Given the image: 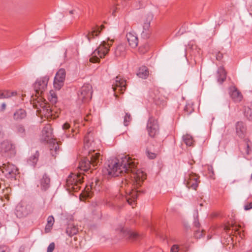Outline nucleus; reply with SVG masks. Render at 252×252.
Here are the masks:
<instances>
[{
	"mask_svg": "<svg viewBox=\"0 0 252 252\" xmlns=\"http://www.w3.org/2000/svg\"><path fill=\"white\" fill-rule=\"evenodd\" d=\"M78 231V230L77 227L73 224L69 223L67 225V226L66 229V233L68 236H73L76 234Z\"/></svg>",
	"mask_w": 252,
	"mask_h": 252,
	"instance_id": "nucleus-30",
	"label": "nucleus"
},
{
	"mask_svg": "<svg viewBox=\"0 0 252 252\" xmlns=\"http://www.w3.org/2000/svg\"><path fill=\"white\" fill-rule=\"evenodd\" d=\"M42 140L49 143L51 154L56 157L59 151V145L56 140L52 138V128L50 125H46L42 129Z\"/></svg>",
	"mask_w": 252,
	"mask_h": 252,
	"instance_id": "nucleus-4",
	"label": "nucleus"
},
{
	"mask_svg": "<svg viewBox=\"0 0 252 252\" xmlns=\"http://www.w3.org/2000/svg\"><path fill=\"white\" fill-rule=\"evenodd\" d=\"M130 161L134 164V166H129L128 169L126 171H123L126 173L128 174L130 171L129 175L130 181H129L125 178V180H122L120 186V193L117 194L114 198L113 203H117L119 201H126L132 207H134L135 202L137 197V191L132 189V186H134L133 188L140 187L144 180L146 179V174L140 170H136V164L135 160H133L129 157L127 156ZM129 175L127 176L128 178Z\"/></svg>",
	"mask_w": 252,
	"mask_h": 252,
	"instance_id": "nucleus-1",
	"label": "nucleus"
},
{
	"mask_svg": "<svg viewBox=\"0 0 252 252\" xmlns=\"http://www.w3.org/2000/svg\"><path fill=\"white\" fill-rule=\"evenodd\" d=\"M235 128L237 135L241 138H244L247 132L245 124L242 122H238L235 125Z\"/></svg>",
	"mask_w": 252,
	"mask_h": 252,
	"instance_id": "nucleus-19",
	"label": "nucleus"
},
{
	"mask_svg": "<svg viewBox=\"0 0 252 252\" xmlns=\"http://www.w3.org/2000/svg\"><path fill=\"white\" fill-rule=\"evenodd\" d=\"M244 115L249 120H252V109L250 107H245Z\"/></svg>",
	"mask_w": 252,
	"mask_h": 252,
	"instance_id": "nucleus-37",
	"label": "nucleus"
},
{
	"mask_svg": "<svg viewBox=\"0 0 252 252\" xmlns=\"http://www.w3.org/2000/svg\"><path fill=\"white\" fill-rule=\"evenodd\" d=\"M0 152L5 156H10L14 153V146L10 141L4 140L1 143Z\"/></svg>",
	"mask_w": 252,
	"mask_h": 252,
	"instance_id": "nucleus-17",
	"label": "nucleus"
},
{
	"mask_svg": "<svg viewBox=\"0 0 252 252\" xmlns=\"http://www.w3.org/2000/svg\"><path fill=\"white\" fill-rule=\"evenodd\" d=\"M39 156V154L38 152L36 151L35 153L28 159V163L31 166H34L38 160Z\"/></svg>",
	"mask_w": 252,
	"mask_h": 252,
	"instance_id": "nucleus-32",
	"label": "nucleus"
},
{
	"mask_svg": "<svg viewBox=\"0 0 252 252\" xmlns=\"http://www.w3.org/2000/svg\"><path fill=\"white\" fill-rule=\"evenodd\" d=\"M137 75L141 78L146 79L149 75V71L147 67L145 66H142L139 67L138 70L137 72Z\"/></svg>",
	"mask_w": 252,
	"mask_h": 252,
	"instance_id": "nucleus-27",
	"label": "nucleus"
},
{
	"mask_svg": "<svg viewBox=\"0 0 252 252\" xmlns=\"http://www.w3.org/2000/svg\"><path fill=\"white\" fill-rule=\"evenodd\" d=\"M251 9H252V5H251Z\"/></svg>",
	"mask_w": 252,
	"mask_h": 252,
	"instance_id": "nucleus-55",
	"label": "nucleus"
},
{
	"mask_svg": "<svg viewBox=\"0 0 252 252\" xmlns=\"http://www.w3.org/2000/svg\"><path fill=\"white\" fill-rule=\"evenodd\" d=\"M90 115H87L86 117L85 118V120L87 121H89L90 120Z\"/></svg>",
	"mask_w": 252,
	"mask_h": 252,
	"instance_id": "nucleus-52",
	"label": "nucleus"
},
{
	"mask_svg": "<svg viewBox=\"0 0 252 252\" xmlns=\"http://www.w3.org/2000/svg\"><path fill=\"white\" fill-rule=\"evenodd\" d=\"M112 89L114 92V94L117 96V93L123 94L126 89V81L120 76H117L113 82Z\"/></svg>",
	"mask_w": 252,
	"mask_h": 252,
	"instance_id": "nucleus-12",
	"label": "nucleus"
},
{
	"mask_svg": "<svg viewBox=\"0 0 252 252\" xmlns=\"http://www.w3.org/2000/svg\"><path fill=\"white\" fill-rule=\"evenodd\" d=\"M6 106V104L5 103H2L1 105L0 111L3 112L5 110Z\"/></svg>",
	"mask_w": 252,
	"mask_h": 252,
	"instance_id": "nucleus-51",
	"label": "nucleus"
},
{
	"mask_svg": "<svg viewBox=\"0 0 252 252\" xmlns=\"http://www.w3.org/2000/svg\"><path fill=\"white\" fill-rule=\"evenodd\" d=\"M126 50V45L124 44H119L115 48L114 54L116 57L124 56Z\"/></svg>",
	"mask_w": 252,
	"mask_h": 252,
	"instance_id": "nucleus-28",
	"label": "nucleus"
},
{
	"mask_svg": "<svg viewBox=\"0 0 252 252\" xmlns=\"http://www.w3.org/2000/svg\"><path fill=\"white\" fill-rule=\"evenodd\" d=\"M50 102L52 104H55L57 101V96L56 93L53 91L50 92V95L48 98Z\"/></svg>",
	"mask_w": 252,
	"mask_h": 252,
	"instance_id": "nucleus-36",
	"label": "nucleus"
},
{
	"mask_svg": "<svg viewBox=\"0 0 252 252\" xmlns=\"http://www.w3.org/2000/svg\"><path fill=\"white\" fill-rule=\"evenodd\" d=\"M2 226V224L1 223V222L0 221V227Z\"/></svg>",
	"mask_w": 252,
	"mask_h": 252,
	"instance_id": "nucleus-54",
	"label": "nucleus"
},
{
	"mask_svg": "<svg viewBox=\"0 0 252 252\" xmlns=\"http://www.w3.org/2000/svg\"><path fill=\"white\" fill-rule=\"evenodd\" d=\"M15 132L22 137H25L26 135V131L25 127L21 124L17 125L15 126Z\"/></svg>",
	"mask_w": 252,
	"mask_h": 252,
	"instance_id": "nucleus-33",
	"label": "nucleus"
},
{
	"mask_svg": "<svg viewBox=\"0 0 252 252\" xmlns=\"http://www.w3.org/2000/svg\"><path fill=\"white\" fill-rule=\"evenodd\" d=\"M90 133L89 132L84 137V147L85 148H89L90 146L92 145V143L90 144V141L91 140L89 138Z\"/></svg>",
	"mask_w": 252,
	"mask_h": 252,
	"instance_id": "nucleus-40",
	"label": "nucleus"
},
{
	"mask_svg": "<svg viewBox=\"0 0 252 252\" xmlns=\"http://www.w3.org/2000/svg\"><path fill=\"white\" fill-rule=\"evenodd\" d=\"M246 144V148L245 150V152L247 155H249L251 153V149L250 147V145L249 144V140L247 139L245 140Z\"/></svg>",
	"mask_w": 252,
	"mask_h": 252,
	"instance_id": "nucleus-42",
	"label": "nucleus"
},
{
	"mask_svg": "<svg viewBox=\"0 0 252 252\" xmlns=\"http://www.w3.org/2000/svg\"><path fill=\"white\" fill-rule=\"evenodd\" d=\"M229 94L231 98L235 102H240L243 98L241 93L234 86H232L229 88Z\"/></svg>",
	"mask_w": 252,
	"mask_h": 252,
	"instance_id": "nucleus-20",
	"label": "nucleus"
},
{
	"mask_svg": "<svg viewBox=\"0 0 252 252\" xmlns=\"http://www.w3.org/2000/svg\"><path fill=\"white\" fill-rule=\"evenodd\" d=\"M91 188L93 191H104L106 193H109L110 192L109 187L103 185H102L101 182L98 180H96L94 182H92Z\"/></svg>",
	"mask_w": 252,
	"mask_h": 252,
	"instance_id": "nucleus-18",
	"label": "nucleus"
},
{
	"mask_svg": "<svg viewBox=\"0 0 252 252\" xmlns=\"http://www.w3.org/2000/svg\"><path fill=\"white\" fill-rule=\"evenodd\" d=\"M132 120L131 115L128 113H126L124 117V124L125 126H127Z\"/></svg>",
	"mask_w": 252,
	"mask_h": 252,
	"instance_id": "nucleus-38",
	"label": "nucleus"
},
{
	"mask_svg": "<svg viewBox=\"0 0 252 252\" xmlns=\"http://www.w3.org/2000/svg\"><path fill=\"white\" fill-rule=\"evenodd\" d=\"M92 86L89 84H84L78 91V99L83 102H87L92 98Z\"/></svg>",
	"mask_w": 252,
	"mask_h": 252,
	"instance_id": "nucleus-8",
	"label": "nucleus"
},
{
	"mask_svg": "<svg viewBox=\"0 0 252 252\" xmlns=\"http://www.w3.org/2000/svg\"><path fill=\"white\" fill-rule=\"evenodd\" d=\"M104 28V26H101L100 28L96 27L93 28L91 32H88L87 33L84 34L85 37L88 39L89 42L91 41V40L95 36H97L100 32L101 31L102 29Z\"/></svg>",
	"mask_w": 252,
	"mask_h": 252,
	"instance_id": "nucleus-24",
	"label": "nucleus"
},
{
	"mask_svg": "<svg viewBox=\"0 0 252 252\" xmlns=\"http://www.w3.org/2000/svg\"><path fill=\"white\" fill-rule=\"evenodd\" d=\"M147 129L150 137H154L159 133V125L158 121L153 117H150L147 124Z\"/></svg>",
	"mask_w": 252,
	"mask_h": 252,
	"instance_id": "nucleus-10",
	"label": "nucleus"
},
{
	"mask_svg": "<svg viewBox=\"0 0 252 252\" xmlns=\"http://www.w3.org/2000/svg\"><path fill=\"white\" fill-rule=\"evenodd\" d=\"M40 185L42 190H47L50 187V179L47 174L43 175L42 178L40 180Z\"/></svg>",
	"mask_w": 252,
	"mask_h": 252,
	"instance_id": "nucleus-25",
	"label": "nucleus"
},
{
	"mask_svg": "<svg viewBox=\"0 0 252 252\" xmlns=\"http://www.w3.org/2000/svg\"><path fill=\"white\" fill-rule=\"evenodd\" d=\"M153 14L148 13L145 17L143 26V31L141 35L144 38H148L150 36V23L153 19Z\"/></svg>",
	"mask_w": 252,
	"mask_h": 252,
	"instance_id": "nucleus-14",
	"label": "nucleus"
},
{
	"mask_svg": "<svg viewBox=\"0 0 252 252\" xmlns=\"http://www.w3.org/2000/svg\"><path fill=\"white\" fill-rule=\"evenodd\" d=\"M183 139L187 146H191L193 145V140L191 135L187 134L183 136Z\"/></svg>",
	"mask_w": 252,
	"mask_h": 252,
	"instance_id": "nucleus-34",
	"label": "nucleus"
},
{
	"mask_svg": "<svg viewBox=\"0 0 252 252\" xmlns=\"http://www.w3.org/2000/svg\"><path fill=\"white\" fill-rule=\"evenodd\" d=\"M134 164L126 156L120 158H110L103 168L102 173L107 178L117 177L122 174L123 171H126L129 166H134Z\"/></svg>",
	"mask_w": 252,
	"mask_h": 252,
	"instance_id": "nucleus-2",
	"label": "nucleus"
},
{
	"mask_svg": "<svg viewBox=\"0 0 252 252\" xmlns=\"http://www.w3.org/2000/svg\"><path fill=\"white\" fill-rule=\"evenodd\" d=\"M69 13L70 14H72L74 13V10H70Z\"/></svg>",
	"mask_w": 252,
	"mask_h": 252,
	"instance_id": "nucleus-53",
	"label": "nucleus"
},
{
	"mask_svg": "<svg viewBox=\"0 0 252 252\" xmlns=\"http://www.w3.org/2000/svg\"><path fill=\"white\" fill-rule=\"evenodd\" d=\"M146 154L148 158L150 159H154L156 157L155 153L150 152L149 151H146Z\"/></svg>",
	"mask_w": 252,
	"mask_h": 252,
	"instance_id": "nucleus-45",
	"label": "nucleus"
},
{
	"mask_svg": "<svg viewBox=\"0 0 252 252\" xmlns=\"http://www.w3.org/2000/svg\"><path fill=\"white\" fill-rule=\"evenodd\" d=\"M179 251V247L178 245H174L171 248L170 252H178Z\"/></svg>",
	"mask_w": 252,
	"mask_h": 252,
	"instance_id": "nucleus-46",
	"label": "nucleus"
},
{
	"mask_svg": "<svg viewBox=\"0 0 252 252\" xmlns=\"http://www.w3.org/2000/svg\"><path fill=\"white\" fill-rule=\"evenodd\" d=\"M65 77V71L64 69H60L56 73L54 78V86L56 89L60 90L63 85Z\"/></svg>",
	"mask_w": 252,
	"mask_h": 252,
	"instance_id": "nucleus-16",
	"label": "nucleus"
},
{
	"mask_svg": "<svg viewBox=\"0 0 252 252\" xmlns=\"http://www.w3.org/2000/svg\"><path fill=\"white\" fill-rule=\"evenodd\" d=\"M0 169L7 178L16 179V176L19 173L17 168L14 165L9 163H3L0 167Z\"/></svg>",
	"mask_w": 252,
	"mask_h": 252,
	"instance_id": "nucleus-7",
	"label": "nucleus"
},
{
	"mask_svg": "<svg viewBox=\"0 0 252 252\" xmlns=\"http://www.w3.org/2000/svg\"><path fill=\"white\" fill-rule=\"evenodd\" d=\"M163 91L162 89H157L154 90L153 94H151L155 104L159 107H163L166 105L164 96H162L161 94Z\"/></svg>",
	"mask_w": 252,
	"mask_h": 252,
	"instance_id": "nucleus-15",
	"label": "nucleus"
},
{
	"mask_svg": "<svg viewBox=\"0 0 252 252\" xmlns=\"http://www.w3.org/2000/svg\"><path fill=\"white\" fill-rule=\"evenodd\" d=\"M113 42V40L108 41H103L99 46L94 50L92 54V57L90 58V61L95 63L99 61V58H104L109 51L110 46Z\"/></svg>",
	"mask_w": 252,
	"mask_h": 252,
	"instance_id": "nucleus-5",
	"label": "nucleus"
},
{
	"mask_svg": "<svg viewBox=\"0 0 252 252\" xmlns=\"http://www.w3.org/2000/svg\"><path fill=\"white\" fill-rule=\"evenodd\" d=\"M32 211L33 207L31 205L21 202L16 206V215L19 218H22L28 216Z\"/></svg>",
	"mask_w": 252,
	"mask_h": 252,
	"instance_id": "nucleus-9",
	"label": "nucleus"
},
{
	"mask_svg": "<svg viewBox=\"0 0 252 252\" xmlns=\"http://www.w3.org/2000/svg\"><path fill=\"white\" fill-rule=\"evenodd\" d=\"M27 113L23 109H19L13 114V119L15 121H20L26 117Z\"/></svg>",
	"mask_w": 252,
	"mask_h": 252,
	"instance_id": "nucleus-26",
	"label": "nucleus"
},
{
	"mask_svg": "<svg viewBox=\"0 0 252 252\" xmlns=\"http://www.w3.org/2000/svg\"><path fill=\"white\" fill-rule=\"evenodd\" d=\"M208 171L209 174H210V176L211 177H213V176L215 175L213 166H208Z\"/></svg>",
	"mask_w": 252,
	"mask_h": 252,
	"instance_id": "nucleus-44",
	"label": "nucleus"
},
{
	"mask_svg": "<svg viewBox=\"0 0 252 252\" xmlns=\"http://www.w3.org/2000/svg\"><path fill=\"white\" fill-rule=\"evenodd\" d=\"M127 40L129 45L132 48H135L137 46L138 43V39L137 35L133 32H129L126 34Z\"/></svg>",
	"mask_w": 252,
	"mask_h": 252,
	"instance_id": "nucleus-22",
	"label": "nucleus"
},
{
	"mask_svg": "<svg viewBox=\"0 0 252 252\" xmlns=\"http://www.w3.org/2000/svg\"><path fill=\"white\" fill-rule=\"evenodd\" d=\"M49 77L47 76L37 79L34 85L35 91L38 94H41L46 90Z\"/></svg>",
	"mask_w": 252,
	"mask_h": 252,
	"instance_id": "nucleus-13",
	"label": "nucleus"
},
{
	"mask_svg": "<svg viewBox=\"0 0 252 252\" xmlns=\"http://www.w3.org/2000/svg\"><path fill=\"white\" fill-rule=\"evenodd\" d=\"M54 222V218L53 216H49L47 219V224L46 226L45 229H50V228L53 225Z\"/></svg>",
	"mask_w": 252,
	"mask_h": 252,
	"instance_id": "nucleus-39",
	"label": "nucleus"
},
{
	"mask_svg": "<svg viewBox=\"0 0 252 252\" xmlns=\"http://www.w3.org/2000/svg\"><path fill=\"white\" fill-rule=\"evenodd\" d=\"M121 232L123 236L126 239H128L132 241L136 240L139 237V235L136 232L129 229L122 228L121 229Z\"/></svg>",
	"mask_w": 252,
	"mask_h": 252,
	"instance_id": "nucleus-21",
	"label": "nucleus"
},
{
	"mask_svg": "<svg viewBox=\"0 0 252 252\" xmlns=\"http://www.w3.org/2000/svg\"><path fill=\"white\" fill-rule=\"evenodd\" d=\"M102 160L103 156L99 152H96L95 150H90L88 156L82 158L79 161L78 167L84 171L91 169V166L95 169L96 166L102 163Z\"/></svg>",
	"mask_w": 252,
	"mask_h": 252,
	"instance_id": "nucleus-3",
	"label": "nucleus"
},
{
	"mask_svg": "<svg viewBox=\"0 0 252 252\" xmlns=\"http://www.w3.org/2000/svg\"><path fill=\"white\" fill-rule=\"evenodd\" d=\"M17 94L16 92H10L8 90H0V99L9 98Z\"/></svg>",
	"mask_w": 252,
	"mask_h": 252,
	"instance_id": "nucleus-31",
	"label": "nucleus"
},
{
	"mask_svg": "<svg viewBox=\"0 0 252 252\" xmlns=\"http://www.w3.org/2000/svg\"><path fill=\"white\" fill-rule=\"evenodd\" d=\"M0 252H9V250L6 246H3L0 247Z\"/></svg>",
	"mask_w": 252,
	"mask_h": 252,
	"instance_id": "nucleus-48",
	"label": "nucleus"
},
{
	"mask_svg": "<svg viewBox=\"0 0 252 252\" xmlns=\"http://www.w3.org/2000/svg\"><path fill=\"white\" fill-rule=\"evenodd\" d=\"M226 77V73L223 67H220L218 69V80L220 83L224 81Z\"/></svg>",
	"mask_w": 252,
	"mask_h": 252,
	"instance_id": "nucleus-29",
	"label": "nucleus"
},
{
	"mask_svg": "<svg viewBox=\"0 0 252 252\" xmlns=\"http://www.w3.org/2000/svg\"><path fill=\"white\" fill-rule=\"evenodd\" d=\"M232 228V233L234 231L235 234H238L240 237L242 238V236H241V232L239 231L238 227L236 225L232 224L230 226H226L225 227V229L226 231H229Z\"/></svg>",
	"mask_w": 252,
	"mask_h": 252,
	"instance_id": "nucleus-35",
	"label": "nucleus"
},
{
	"mask_svg": "<svg viewBox=\"0 0 252 252\" xmlns=\"http://www.w3.org/2000/svg\"><path fill=\"white\" fill-rule=\"evenodd\" d=\"M252 209V202L246 204L244 206V209L246 211Z\"/></svg>",
	"mask_w": 252,
	"mask_h": 252,
	"instance_id": "nucleus-47",
	"label": "nucleus"
},
{
	"mask_svg": "<svg viewBox=\"0 0 252 252\" xmlns=\"http://www.w3.org/2000/svg\"><path fill=\"white\" fill-rule=\"evenodd\" d=\"M184 111L187 113V115H189L192 113L193 111V109L191 106L187 105L184 108Z\"/></svg>",
	"mask_w": 252,
	"mask_h": 252,
	"instance_id": "nucleus-41",
	"label": "nucleus"
},
{
	"mask_svg": "<svg viewBox=\"0 0 252 252\" xmlns=\"http://www.w3.org/2000/svg\"><path fill=\"white\" fill-rule=\"evenodd\" d=\"M83 178L81 175L71 174L66 179L67 189L69 191H77L80 189V185L82 183Z\"/></svg>",
	"mask_w": 252,
	"mask_h": 252,
	"instance_id": "nucleus-6",
	"label": "nucleus"
},
{
	"mask_svg": "<svg viewBox=\"0 0 252 252\" xmlns=\"http://www.w3.org/2000/svg\"><path fill=\"white\" fill-rule=\"evenodd\" d=\"M223 55L220 52H218L216 55V59L218 61H220L222 59Z\"/></svg>",
	"mask_w": 252,
	"mask_h": 252,
	"instance_id": "nucleus-49",
	"label": "nucleus"
},
{
	"mask_svg": "<svg viewBox=\"0 0 252 252\" xmlns=\"http://www.w3.org/2000/svg\"><path fill=\"white\" fill-rule=\"evenodd\" d=\"M70 127V125L67 123H65L62 126V128L63 130H66L69 129Z\"/></svg>",
	"mask_w": 252,
	"mask_h": 252,
	"instance_id": "nucleus-50",
	"label": "nucleus"
},
{
	"mask_svg": "<svg viewBox=\"0 0 252 252\" xmlns=\"http://www.w3.org/2000/svg\"><path fill=\"white\" fill-rule=\"evenodd\" d=\"M198 177L192 173L186 174L184 179V184L189 189L196 190L198 187L199 181Z\"/></svg>",
	"mask_w": 252,
	"mask_h": 252,
	"instance_id": "nucleus-11",
	"label": "nucleus"
},
{
	"mask_svg": "<svg viewBox=\"0 0 252 252\" xmlns=\"http://www.w3.org/2000/svg\"><path fill=\"white\" fill-rule=\"evenodd\" d=\"M55 245L54 243H51L48 246L47 250V252H53L55 249Z\"/></svg>",
	"mask_w": 252,
	"mask_h": 252,
	"instance_id": "nucleus-43",
	"label": "nucleus"
},
{
	"mask_svg": "<svg viewBox=\"0 0 252 252\" xmlns=\"http://www.w3.org/2000/svg\"><path fill=\"white\" fill-rule=\"evenodd\" d=\"M194 220L193 221L194 226L197 229L195 231V237L196 238H200L203 235V231L200 229V223L198 220V213L197 211L196 212V215H194Z\"/></svg>",
	"mask_w": 252,
	"mask_h": 252,
	"instance_id": "nucleus-23",
	"label": "nucleus"
}]
</instances>
